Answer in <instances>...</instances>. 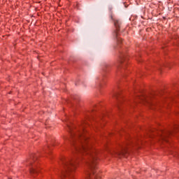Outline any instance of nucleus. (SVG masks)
Here are the masks:
<instances>
[{"label": "nucleus", "instance_id": "nucleus-8", "mask_svg": "<svg viewBox=\"0 0 179 179\" xmlns=\"http://www.w3.org/2000/svg\"><path fill=\"white\" fill-rule=\"evenodd\" d=\"M29 164H31V161H29Z\"/></svg>", "mask_w": 179, "mask_h": 179}, {"label": "nucleus", "instance_id": "nucleus-4", "mask_svg": "<svg viewBox=\"0 0 179 179\" xmlns=\"http://www.w3.org/2000/svg\"><path fill=\"white\" fill-rule=\"evenodd\" d=\"M170 134H171V131H160L158 135L162 141H165V142H167V136H169Z\"/></svg>", "mask_w": 179, "mask_h": 179}, {"label": "nucleus", "instance_id": "nucleus-6", "mask_svg": "<svg viewBox=\"0 0 179 179\" xmlns=\"http://www.w3.org/2000/svg\"><path fill=\"white\" fill-rule=\"evenodd\" d=\"M114 24H115V26L117 30H118V27H120V25L121 24V22H120V20H115L114 21Z\"/></svg>", "mask_w": 179, "mask_h": 179}, {"label": "nucleus", "instance_id": "nucleus-2", "mask_svg": "<svg viewBox=\"0 0 179 179\" xmlns=\"http://www.w3.org/2000/svg\"><path fill=\"white\" fill-rule=\"evenodd\" d=\"M76 164L75 160L65 159L63 161L64 170L62 171V179H72V171L75 169Z\"/></svg>", "mask_w": 179, "mask_h": 179}, {"label": "nucleus", "instance_id": "nucleus-9", "mask_svg": "<svg viewBox=\"0 0 179 179\" xmlns=\"http://www.w3.org/2000/svg\"><path fill=\"white\" fill-rule=\"evenodd\" d=\"M149 104H150V106L152 104V103H148Z\"/></svg>", "mask_w": 179, "mask_h": 179}, {"label": "nucleus", "instance_id": "nucleus-11", "mask_svg": "<svg viewBox=\"0 0 179 179\" xmlns=\"http://www.w3.org/2000/svg\"><path fill=\"white\" fill-rule=\"evenodd\" d=\"M100 86H101V84H100Z\"/></svg>", "mask_w": 179, "mask_h": 179}, {"label": "nucleus", "instance_id": "nucleus-3", "mask_svg": "<svg viewBox=\"0 0 179 179\" xmlns=\"http://www.w3.org/2000/svg\"><path fill=\"white\" fill-rule=\"evenodd\" d=\"M125 153H127V145H124L121 148V150L117 151L110 152V155L117 156L120 157L121 156H124Z\"/></svg>", "mask_w": 179, "mask_h": 179}, {"label": "nucleus", "instance_id": "nucleus-5", "mask_svg": "<svg viewBox=\"0 0 179 179\" xmlns=\"http://www.w3.org/2000/svg\"><path fill=\"white\" fill-rule=\"evenodd\" d=\"M37 173H38V171L36 169V168L34 166H32L30 169V173L31 174V176H33L34 177V174H37Z\"/></svg>", "mask_w": 179, "mask_h": 179}, {"label": "nucleus", "instance_id": "nucleus-1", "mask_svg": "<svg viewBox=\"0 0 179 179\" xmlns=\"http://www.w3.org/2000/svg\"><path fill=\"white\" fill-rule=\"evenodd\" d=\"M84 130L78 133V134H75L74 133L71 134L73 145L76 149V152L80 153H83L85 152V155H88L89 159L87 162L89 171L87 173V179H93L96 178V173H94V169H96V155L94 153L87 152L90 148L87 146V137L83 135Z\"/></svg>", "mask_w": 179, "mask_h": 179}, {"label": "nucleus", "instance_id": "nucleus-10", "mask_svg": "<svg viewBox=\"0 0 179 179\" xmlns=\"http://www.w3.org/2000/svg\"><path fill=\"white\" fill-rule=\"evenodd\" d=\"M150 136H152V135H151V134H150Z\"/></svg>", "mask_w": 179, "mask_h": 179}, {"label": "nucleus", "instance_id": "nucleus-7", "mask_svg": "<svg viewBox=\"0 0 179 179\" xmlns=\"http://www.w3.org/2000/svg\"><path fill=\"white\" fill-rule=\"evenodd\" d=\"M116 34V38L117 41V44H120V43H122V39H121L120 38L118 37V34L115 33Z\"/></svg>", "mask_w": 179, "mask_h": 179}]
</instances>
